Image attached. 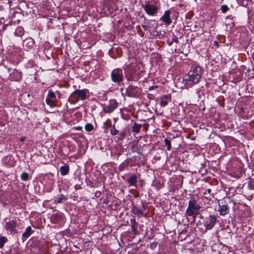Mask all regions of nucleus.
<instances>
[{
    "label": "nucleus",
    "instance_id": "1",
    "mask_svg": "<svg viewBox=\"0 0 254 254\" xmlns=\"http://www.w3.org/2000/svg\"><path fill=\"white\" fill-rule=\"evenodd\" d=\"M202 74V70L199 66L193 65L187 75L183 79L186 84L192 85L197 83Z\"/></svg>",
    "mask_w": 254,
    "mask_h": 254
},
{
    "label": "nucleus",
    "instance_id": "2",
    "mask_svg": "<svg viewBox=\"0 0 254 254\" xmlns=\"http://www.w3.org/2000/svg\"><path fill=\"white\" fill-rule=\"evenodd\" d=\"M201 207L197 202V200L194 197L190 198L188 203V206L186 210V215L187 216H192L195 218L199 214Z\"/></svg>",
    "mask_w": 254,
    "mask_h": 254
},
{
    "label": "nucleus",
    "instance_id": "3",
    "mask_svg": "<svg viewBox=\"0 0 254 254\" xmlns=\"http://www.w3.org/2000/svg\"><path fill=\"white\" fill-rule=\"evenodd\" d=\"M111 78L112 81L115 82L119 83L121 82L123 78L122 70L119 68L113 70L111 73Z\"/></svg>",
    "mask_w": 254,
    "mask_h": 254
},
{
    "label": "nucleus",
    "instance_id": "4",
    "mask_svg": "<svg viewBox=\"0 0 254 254\" xmlns=\"http://www.w3.org/2000/svg\"><path fill=\"white\" fill-rule=\"evenodd\" d=\"M18 226L17 222L15 220H10L6 222L5 228L6 230L9 231L11 233H16V228Z\"/></svg>",
    "mask_w": 254,
    "mask_h": 254
},
{
    "label": "nucleus",
    "instance_id": "5",
    "mask_svg": "<svg viewBox=\"0 0 254 254\" xmlns=\"http://www.w3.org/2000/svg\"><path fill=\"white\" fill-rule=\"evenodd\" d=\"M216 221V217L214 215H210L205 221V226L207 229L210 230L214 226Z\"/></svg>",
    "mask_w": 254,
    "mask_h": 254
},
{
    "label": "nucleus",
    "instance_id": "6",
    "mask_svg": "<svg viewBox=\"0 0 254 254\" xmlns=\"http://www.w3.org/2000/svg\"><path fill=\"white\" fill-rule=\"evenodd\" d=\"M117 107V103L116 100H112L110 101V104L105 108V111L107 113L113 112Z\"/></svg>",
    "mask_w": 254,
    "mask_h": 254
},
{
    "label": "nucleus",
    "instance_id": "7",
    "mask_svg": "<svg viewBox=\"0 0 254 254\" xmlns=\"http://www.w3.org/2000/svg\"><path fill=\"white\" fill-rule=\"evenodd\" d=\"M72 96H75L76 98L84 100L86 98V93L83 90H76L74 91L72 94Z\"/></svg>",
    "mask_w": 254,
    "mask_h": 254
},
{
    "label": "nucleus",
    "instance_id": "8",
    "mask_svg": "<svg viewBox=\"0 0 254 254\" xmlns=\"http://www.w3.org/2000/svg\"><path fill=\"white\" fill-rule=\"evenodd\" d=\"M170 11L167 10L164 13V15L161 18V19L167 24H170L171 23V20L170 16Z\"/></svg>",
    "mask_w": 254,
    "mask_h": 254
},
{
    "label": "nucleus",
    "instance_id": "9",
    "mask_svg": "<svg viewBox=\"0 0 254 254\" xmlns=\"http://www.w3.org/2000/svg\"><path fill=\"white\" fill-rule=\"evenodd\" d=\"M146 12L149 14H154L157 10V8L152 5H147L145 7Z\"/></svg>",
    "mask_w": 254,
    "mask_h": 254
},
{
    "label": "nucleus",
    "instance_id": "10",
    "mask_svg": "<svg viewBox=\"0 0 254 254\" xmlns=\"http://www.w3.org/2000/svg\"><path fill=\"white\" fill-rule=\"evenodd\" d=\"M218 211L221 215H225L229 212V207L227 205L219 206Z\"/></svg>",
    "mask_w": 254,
    "mask_h": 254
},
{
    "label": "nucleus",
    "instance_id": "11",
    "mask_svg": "<svg viewBox=\"0 0 254 254\" xmlns=\"http://www.w3.org/2000/svg\"><path fill=\"white\" fill-rule=\"evenodd\" d=\"M31 234V228L30 226H29L27 228L26 231L22 235V239L25 240L28 237H29V236Z\"/></svg>",
    "mask_w": 254,
    "mask_h": 254
},
{
    "label": "nucleus",
    "instance_id": "12",
    "mask_svg": "<svg viewBox=\"0 0 254 254\" xmlns=\"http://www.w3.org/2000/svg\"><path fill=\"white\" fill-rule=\"evenodd\" d=\"M69 171V167L67 165H64L61 167L60 172L62 175H65Z\"/></svg>",
    "mask_w": 254,
    "mask_h": 254
},
{
    "label": "nucleus",
    "instance_id": "13",
    "mask_svg": "<svg viewBox=\"0 0 254 254\" xmlns=\"http://www.w3.org/2000/svg\"><path fill=\"white\" fill-rule=\"evenodd\" d=\"M24 44L26 47H32L34 45V41L31 39H27L24 41Z\"/></svg>",
    "mask_w": 254,
    "mask_h": 254
},
{
    "label": "nucleus",
    "instance_id": "14",
    "mask_svg": "<svg viewBox=\"0 0 254 254\" xmlns=\"http://www.w3.org/2000/svg\"><path fill=\"white\" fill-rule=\"evenodd\" d=\"M169 100V97L168 95L165 96L163 98L161 99V102L160 103V104L162 106H166L168 102V101Z\"/></svg>",
    "mask_w": 254,
    "mask_h": 254
},
{
    "label": "nucleus",
    "instance_id": "15",
    "mask_svg": "<svg viewBox=\"0 0 254 254\" xmlns=\"http://www.w3.org/2000/svg\"><path fill=\"white\" fill-rule=\"evenodd\" d=\"M47 98H50L51 99H53V100L56 101V95L54 91H53L52 90H49Z\"/></svg>",
    "mask_w": 254,
    "mask_h": 254
},
{
    "label": "nucleus",
    "instance_id": "16",
    "mask_svg": "<svg viewBox=\"0 0 254 254\" xmlns=\"http://www.w3.org/2000/svg\"><path fill=\"white\" fill-rule=\"evenodd\" d=\"M141 128V125L139 124H137L136 123H134L132 127V131L136 133L140 131Z\"/></svg>",
    "mask_w": 254,
    "mask_h": 254
},
{
    "label": "nucleus",
    "instance_id": "17",
    "mask_svg": "<svg viewBox=\"0 0 254 254\" xmlns=\"http://www.w3.org/2000/svg\"><path fill=\"white\" fill-rule=\"evenodd\" d=\"M46 102L50 107H53L55 106L56 101L53 100L50 98H47L46 99Z\"/></svg>",
    "mask_w": 254,
    "mask_h": 254
},
{
    "label": "nucleus",
    "instance_id": "18",
    "mask_svg": "<svg viewBox=\"0 0 254 254\" xmlns=\"http://www.w3.org/2000/svg\"><path fill=\"white\" fill-rule=\"evenodd\" d=\"M7 241V238L5 237H0V248H1L4 243Z\"/></svg>",
    "mask_w": 254,
    "mask_h": 254
},
{
    "label": "nucleus",
    "instance_id": "19",
    "mask_svg": "<svg viewBox=\"0 0 254 254\" xmlns=\"http://www.w3.org/2000/svg\"><path fill=\"white\" fill-rule=\"evenodd\" d=\"M64 199V196L62 194H60L57 197L55 201L57 203H61Z\"/></svg>",
    "mask_w": 254,
    "mask_h": 254
},
{
    "label": "nucleus",
    "instance_id": "20",
    "mask_svg": "<svg viewBox=\"0 0 254 254\" xmlns=\"http://www.w3.org/2000/svg\"><path fill=\"white\" fill-rule=\"evenodd\" d=\"M29 176L27 173L24 172L21 175V179L22 180L25 181L28 180Z\"/></svg>",
    "mask_w": 254,
    "mask_h": 254
},
{
    "label": "nucleus",
    "instance_id": "21",
    "mask_svg": "<svg viewBox=\"0 0 254 254\" xmlns=\"http://www.w3.org/2000/svg\"><path fill=\"white\" fill-rule=\"evenodd\" d=\"M85 128L86 131H90L93 129V126L91 124H87L85 126Z\"/></svg>",
    "mask_w": 254,
    "mask_h": 254
},
{
    "label": "nucleus",
    "instance_id": "22",
    "mask_svg": "<svg viewBox=\"0 0 254 254\" xmlns=\"http://www.w3.org/2000/svg\"><path fill=\"white\" fill-rule=\"evenodd\" d=\"M165 145L167 146V149L170 150L171 148L170 140L168 138H166L165 139Z\"/></svg>",
    "mask_w": 254,
    "mask_h": 254
},
{
    "label": "nucleus",
    "instance_id": "23",
    "mask_svg": "<svg viewBox=\"0 0 254 254\" xmlns=\"http://www.w3.org/2000/svg\"><path fill=\"white\" fill-rule=\"evenodd\" d=\"M111 134L113 135H116L119 133V131L116 129L115 127H114L111 130H110Z\"/></svg>",
    "mask_w": 254,
    "mask_h": 254
},
{
    "label": "nucleus",
    "instance_id": "24",
    "mask_svg": "<svg viewBox=\"0 0 254 254\" xmlns=\"http://www.w3.org/2000/svg\"><path fill=\"white\" fill-rule=\"evenodd\" d=\"M249 187L252 190H254V179H251L249 183Z\"/></svg>",
    "mask_w": 254,
    "mask_h": 254
},
{
    "label": "nucleus",
    "instance_id": "25",
    "mask_svg": "<svg viewBox=\"0 0 254 254\" xmlns=\"http://www.w3.org/2000/svg\"><path fill=\"white\" fill-rule=\"evenodd\" d=\"M125 136H126V132L123 131L119 133V138L120 139L122 140L125 138Z\"/></svg>",
    "mask_w": 254,
    "mask_h": 254
},
{
    "label": "nucleus",
    "instance_id": "26",
    "mask_svg": "<svg viewBox=\"0 0 254 254\" xmlns=\"http://www.w3.org/2000/svg\"><path fill=\"white\" fill-rule=\"evenodd\" d=\"M136 182V178L135 177H131L130 178L129 180H128V182L131 184V185H133Z\"/></svg>",
    "mask_w": 254,
    "mask_h": 254
},
{
    "label": "nucleus",
    "instance_id": "27",
    "mask_svg": "<svg viewBox=\"0 0 254 254\" xmlns=\"http://www.w3.org/2000/svg\"><path fill=\"white\" fill-rule=\"evenodd\" d=\"M229 9L228 6L226 5H222L221 6V10L223 12H226Z\"/></svg>",
    "mask_w": 254,
    "mask_h": 254
},
{
    "label": "nucleus",
    "instance_id": "28",
    "mask_svg": "<svg viewBox=\"0 0 254 254\" xmlns=\"http://www.w3.org/2000/svg\"><path fill=\"white\" fill-rule=\"evenodd\" d=\"M82 129L81 127H75V129L80 130Z\"/></svg>",
    "mask_w": 254,
    "mask_h": 254
},
{
    "label": "nucleus",
    "instance_id": "29",
    "mask_svg": "<svg viewBox=\"0 0 254 254\" xmlns=\"http://www.w3.org/2000/svg\"><path fill=\"white\" fill-rule=\"evenodd\" d=\"M20 140L22 141L24 140V138H21Z\"/></svg>",
    "mask_w": 254,
    "mask_h": 254
},
{
    "label": "nucleus",
    "instance_id": "30",
    "mask_svg": "<svg viewBox=\"0 0 254 254\" xmlns=\"http://www.w3.org/2000/svg\"><path fill=\"white\" fill-rule=\"evenodd\" d=\"M175 42H176V43H178V40H176L175 41Z\"/></svg>",
    "mask_w": 254,
    "mask_h": 254
}]
</instances>
